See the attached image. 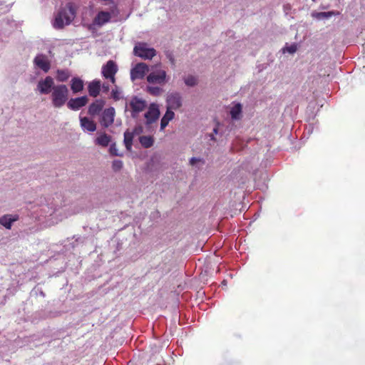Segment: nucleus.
<instances>
[{
    "mask_svg": "<svg viewBox=\"0 0 365 365\" xmlns=\"http://www.w3.org/2000/svg\"><path fill=\"white\" fill-rule=\"evenodd\" d=\"M185 83L189 86H194L197 83V79L192 75H189V76L185 78Z\"/></svg>",
    "mask_w": 365,
    "mask_h": 365,
    "instance_id": "26",
    "label": "nucleus"
},
{
    "mask_svg": "<svg viewBox=\"0 0 365 365\" xmlns=\"http://www.w3.org/2000/svg\"><path fill=\"white\" fill-rule=\"evenodd\" d=\"M112 16L110 12L107 11H100L93 19V24L97 25L99 27L106 24V23L110 21Z\"/></svg>",
    "mask_w": 365,
    "mask_h": 365,
    "instance_id": "13",
    "label": "nucleus"
},
{
    "mask_svg": "<svg viewBox=\"0 0 365 365\" xmlns=\"http://www.w3.org/2000/svg\"><path fill=\"white\" fill-rule=\"evenodd\" d=\"M101 1H113V0H101Z\"/></svg>",
    "mask_w": 365,
    "mask_h": 365,
    "instance_id": "35",
    "label": "nucleus"
},
{
    "mask_svg": "<svg viewBox=\"0 0 365 365\" xmlns=\"http://www.w3.org/2000/svg\"><path fill=\"white\" fill-rule=\"evenodd\" d=\"M158 365H160V364H158Z\"/></svg>",
    "mask_w": 365,
    "mask_h": 365,
    "instance_id": "36",
    "label": "nucleus"
},
{
    "mask_svg": "<svg viewBox=\"0 0 365 365\" xmlns=\"http://www.w3.org/2000/svg\"><path fill=\"white\" fill-rule=\"evenodd\" d=\"M112 97L114 100L120 99V93L117 91V89H113L112 91Z\"/></svg>",
    "mask_w": 365,
    "mask_h": 365,
    "instance_id": "31",
    "label": "nucleus"
},
{
    "mask_svg": "<svg viewBox=\"0 0 365 365\" xmlns=\"http://www.w3.org/2000/svg\"><path fill=\"white\" fill-rule=\"evenodd\" d=\"M175 117V113L173 110H170V108H168L165 112V113L163 115V116L161 118L160 122V129H164L166 128V126L168 125L170 120L173 119Z\"/></svg>",
    "mask_w": 365,
    "mask_h": 365,
    "instance_id": "18",
    "label": "nucleus"
},
{
    "mask_svg": "<svg viewBox=\"0 0 365 365\" xmlns=\"http://www.w3.org/2000/svg\"><path fill=\"white\" fill-rule=\"evenodd\" d=\"M149 70V67L145 63H138L130 70V79L143 78Z\"/></svg>",
    "mask_w": 365,
    "mask_h": 365,
    "instance_id": "7",
    "label": "nucleus"
},
{
    "mask_svg": "<svg viewBox=\"0 0 365 365\" xmlns=\"http://www.w3.org/2000/svg\"><path fill=\"white\" fill-rule=\"evenodd\" d=\"M37 90L40 94H49L52 106L56 108H62L68 102L69 89L64 83L55 85V80L51 76H46L37 83Z\"/></svg>",
    "mask_w": 365,
    "mask_h": 365,
    "instance_id": "1",
    "label": "nucleus"
},
{
    "mask_svg": "<svg viewBox=\"0 0 365 365\" xmlns=\"http://www.w3.org/2000/svg\"><path fill=\"white\" fill-rule=\"evenodd\" d=\"M147 92L154 96H159L163 93V89L156 86H147Z\"/></svg>",
    "mask_w": 365,
    "mask_h": 365,
    "instance_id": "25",
    "label": "nucleus"
},
{
    "mask_svg": "<svg viewBox=\"0 0 365 365\" xmlns=\"http://www.w3.org/2000/svg\"><path fill=\"white\" fill-rule=\"evenodd\" d=\"M139 142L143 148H150L154 144V138L150 135H143L139 138Z\"/></svg>",
    "mask_w": 365,
    "mask_h": 365,
    "instance_id": "22",
    "label": "nucleus"
},
{
    "mask_svg": "<svg viewBox=\"0 0 365 365\" xmlns=\"http://www.w3.org/2000/svg\"><path fill=\"white\" fill-rule=\"evenodd\" d=\"M167 103L170 110L181 108L182 98L180 94L178 93V92H174V93L169 94L167 97Z\"/></svg>",
    "mask_w": 365,
    "mask_h": 365,
    "instance_id": "11",
    "label": "nucleus"
},
{
    "mask_svg": "<svg viewBox=\"0 0 365 365\" xmlns=\"http://www.w3.org/2000/svg\"><path fill=\"white\" fill-rule=\"evenodd\" d=\"M110 141V136L106 133L100 134L96 140V144L107 147Z\"/></svg>",
    "mask_w": 365,
    "mask_h": 365,
    "instance_id": "21",
    "label": "nucleus"
},
{
    "mask_svg": "<svg viewBox=\"0 0 365 365\" xmlns=\"http://www.w3.org/2000/svg\"><path fill=\"white\" fill-rule=\"evenodd\" d=\"M129 106L131 108V116L135 118L137 114L145 109L147 103L145 100L139 98L138 96H134L130 99Z\"/></svg>",
    "mask_w": 365,
    "mask_h": 365,
    "instance_id": "6",
    "label": "nucleus"
},
{
    "mask_svg": "<svg viewBox=\"0 0 365 365\" xmlns=\"http://www.w3.org/2000/svg\"><path fill=\"white\" fill-rule=\"evenodd\" d=\"M242 112V106L240 103L235 105L230 110V115L232 119H240V115Z\"/></svg>",
    "mask_w": 365,
    "mask_h": 365,
    "instance_id": "24",
    "label": "nucleus"
},
{
    "mask_svg": "<svg viewBox=\"0 0 365 365\" xmlns=\"http://www.w3.org/2000/svg\"><path fill=\"white\" fill-rule=\"evenodd\" d=\"M80 122L81 128L85 130L94 131L96 129V123L88 117H81Z\"/></svg>",
    "mask_w": 365,
    "mask_h": 365,
    "instance_id": "16",
    "label": "nucleus"
},
{
    "mask_svg": "<svg viewBox=\"0 0 365 365\" xmlns=\"http://www.w3.org/2000/svg\"><path fill=\"white\" fill-rule=\"evenodd\" d=\"M88 98L87 96L77 97L76 98H71L67 102V106L72 110H78V109L83 108L87 105Z\"/></svg>",
    "mask_w": 365,
    "mask_h": 365,
    "instance_id": "10",
    "label": "nucleus"
},
{
    "mask_svg": "<svg viewBox=\"0 0 365 365\" xmlns=\"http://www.w3.org/2000/svg\"><path fill=\"white\" fill-rule=\"evenodd\" d=\"M118 71V66L114 61L110 60L101 68L102 76L108 78L112 83H115V75Z\"/></svg>",
    "mask_w": 365,
    "mask_h": 365,
    "instance_id": "4",
    "label": "nucleus"
},
{
    "mask_svg": "<svg viewBox=\"0 0 365 365\" xmlns=\"http://www.w3.org/2000/svg\"><path fill=\"white\" fill-rule=\"evenodd\" d=\"M285 49L287 51V52L292 53L296 52L297 47L296 44H292L290 46L286 47Z\"/></svg>",
    "mask_w": 365,
    "mask_h": 365,
    "instance_id": "30",
    "label": "nucleus"
},
{
    "mask_svg": "<svg viewBox=\"0 0 365 365\" xmlns=\"http://www.w3.org/2000/svg\"><path fill=\"white\" fill-rule=\"evenodd\" d=\"M167 72L165 70L158 69L151 71L147 76V81L153 84H165L167 81Z\"/></svg>",
    "mask_w": 365,
    "mask_h": 365,
    "instance_id": "5",
    "label": "nucleus"
},
{
    "mask_svg": "<svg viewBox=\"0 0 365 365\" xmlns=\"http://www.w3.org/2000/svg\"><path fill=\"white\" fill-rule=\"evenodd\" d=\"M198 161H200V158H192L190 160V163L191 165H195L196 164L197 162Z\"/></svg>",
    "mask_w": 365,
    "mask_h": 365,
    "instance_id": "32",
    "label": "nucleus"
},
{
    "mask_svg": "<svg viewBox=\"0 0 365 365\" xmlns=\"http://www.w3.org/2000/svg\"><path fill=\"white\" fill-rule=\"evenodd\" d=\"M103 88L105 91H108V90L109 89V86L108 85H103Z\"/></svg>",
    "mask_w": 365,
    "mask_h": 365,
    "instance_id": "33",
    "label": "nucleus"
},
{
    "mask_svg": "<svg viewBox=\"0 0 365 365\" xmlns=\"http://www.w3.org/2000/svg\"><path fill=\"white\" fill-rule=\"evenodd\" d=\"M160 115L158 106L156 104H150L148 108V110L145 113V124L147 125H151V123L155 122Z\"/></svg>",
    "mask_w": 365,
    "mask_h": 365,
    "instance_id": "8",
    "label": "nucleus"
},
{
    "mask_svg": "<svg viewBox=\"0 0 365 365\" xmlns=\"http://www.w3.org/2000/svg\"><path fill=\"white\" fill-rule=\"evenodd\" d=\"M56 73V80L61 83H65L71 76V72L68 69H57Z\"/></svg>",
    "mask_w": 365,
    "mask_h": 365,
    "instance_id": "19",
    "label": "nucleus"
},
{
    "mask_svg": "<svg viewBox=\"0 0 365 365\" xmlns=\"http://www.w3.org/2000/svg\"><path fill=\"white\" fill-rule=\"evenodd\" d=\"M214 133H217V128H214Z\"/></svg>",
    "mask_w": 365,
    "mask_h": 365,
    "instance_id": "34",
    "label": "nucleus"
},
{
    "mask_svg": "<svg viewBox=\"0 0 365 365\" xmlns=\"http://www.w3.org/2000/svg\"><path fill=\"white\" fill-rule=\"evenodd\" d=\"M123 167V163L121 160H116L113 161L112 163V169L114 170V172H119L120 169H122Z\"/></svg>",
    "mask_w": 365,
    "mask_h": 365,
    "instance_id": "27",
    "label": "nucleus"
},
{
    "mask_svg": "<svg viewBox=\"0 0 365 365\" xmlns=\"http://www.w3.org/2000/svg\"><path fill=\"white\" fill-rule=\"evenodd\" d=\"M110 153L115 156L120 155L115 143L110 145Z\"/></svg>",
    "mask_w": 365,
    "mask_h": 365,
    "instance_id": "29",
    "label": "nucleus"
},
{
    "mask_svg": "<svg viewBox=\"0 0 365 365\" xmlns=\"http://www.w3.org/2000/svg\"><path fill=\"white\" fill-rule=\"evenodd\" d=\"M133 141V133H129V131H125L124 133V145L127 150H130Z\"/></svg>",
    "mask_w": 365,
    "mask_h": 365,
    "instance_id": "23",
    "label": "nucleus"
},
{
    "mask_svg": "<svg viewBox=\"0 0 365 365\" xmlns=\"http://www.w3.org/2000/svg\"><path fill=\"white\" fill-rule=\"evenodd\" d=\"M18 220L17 217H11V215H4L0 217V224L7 229H11L12 222Z\"/></svg>",
    "mask_w": 365,
    "mask_h": 365,
    "instance_id": "20",
    "label": "nucleus"
},
{
    "mask_svg": "<svg viewBox=\"0 0 365 365\" xmlns=\"http://www.w3.org/2000/svg\"><path fill=\"white\" fill-rule=\"evenodd\" d=\"M105 105L104 100L98 99L96 100L95 102L92 103L91 105H90L88 108V113L91 115H97L99 114L101 111L102 108H103Z\"/></svg>",
    "mask_w": 365,
    "mask_h": 365,
    "instance_id": "15",
    "label": "nucleus"
},
{
    "mask_svg": "<svg viewBox=\"0 0 365 365\" xmlns=\"http://www.w3.org/2000/svg\"><path fill=\"white\" fill-rule=\"evenodd\" d=\"M84 83L79 77H73L71 81V89L74 94L83 90Z\"/></svg>",
    "mask_w": 365,
    "mask_h": 365,
    "instance_id": "17",
    "label": "nucleus"
},
{
    "mask_svg": "<svg viewBox=\"0 0 365 365\" xmlns=\"http://www.w3.org/2000/svg\"><path fill=\"white\" fill-rule=\"evenodd\" d=\"M34 63L44 72H48L51 69V61L46 55H37L34 59Z\"/></svg>",
    "mask_w": 365,
    "mask_h": 365,
    "instance_id": "12",
    "label": "nucleus"
},
{
    "mask_svg": "<svg viewBox=\"0 0 365 365\" xmlns=\"http://www.w3.org/2000/svg\"><path fill=\"white\" fill-rule=\"evenodd\" d=\"M101 83L100 80H93L88 85V91L90 96L97 97L101 93Z\"/></svg>",
    "mask_w": 365,
    "mask_h": 365,
    "instance_id": "14",
    "label": "nucleus"
},
{
    "mask_svg": "<svg viewBox=\"0 0 365 365\" xmlns=\"http://www.w3.org/2000/svg\"><path fill=\"white\" fill-rule=\"evenodd\" d=\"M334 12H320L318 13L317 16L318 19H328V17H330L333 16Z\"/></svg>",
    "mask_w": 365,
    "mask_h": 365,
    "instance_id": "28",
    "label": "nucleus"
},
{
    "mask_svg": "<svg viewBox=\"0 0 365 365\" xmlns=\"http://www.w3.org/2000/svg\"><path fill=\"white\" fill-rule=\"evenodd\" d=\"M76 16V9L73 2L66 3L64 7L61 8L56 15L53 26L56 29H63L69 25Z\"/></svg>",
    "mask_w": 365,
    "mask_h": 365,
    "instance_id": "2",
    "label": "nucleus"
},
{
    "mask_svg": "<svg viewBox=\"0 0 365 365\" xmlns=\"http://www.w3.org/2000/svg\"><path fill=\"white\" fill-rule=\"evenodd\" d=\"M133 53L143 59H151L155 56L156 51L155 48L148 47L145 43H138L133 48Z\"/></svg>",
    "mask_w": 365,
    "mask_h": 365,
    "instance_id": "3",
    "label": "nucleus"
},
{
    "mask_svg": "<svg viewBox=\"0 0 365 365\" xmlns=\"http://www.w3.org/2000/svg\"><path fill=\"white\" fill-rule=\"evenodd\" d=\"M115 109L113 107L106 108L103 110L102 116H101V124L105 128H108V126L113 125L115 119Z\"/></svg>",
    "mask_w": 365,
    "mask_h": 365,
    "instance_id": "9",
    "label": "nucleus"
}]
</instances>
